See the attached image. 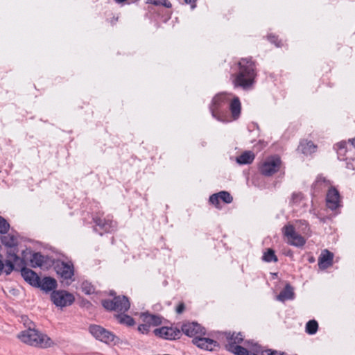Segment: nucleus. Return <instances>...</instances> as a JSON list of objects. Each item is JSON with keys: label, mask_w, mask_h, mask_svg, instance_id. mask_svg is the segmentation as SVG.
I'll return each instance as SVG.
<instances>
[{"label": "nucleus", "mask_w": 355, "mask_h": 355, "mask_svg": "<svg viewBox=\"0 0 355 355\" xmlns=\"http://www.w3.org/2000/svg\"><path fill=\"white\" fill-rule=\"evenodd\" d=\"M239 66V71L234 80V85L248 89L253 85L256 77L255 64L251 58H242Z\"/></svg>", "instance_id": "f257e3e1"}, {"label": "nucleus", "mask_w": 355, "mask_h": 355, "mask_svg": "<svg viewBox=\"0 0 355 355\" xmlns=\"http://www.w3.org/2000/svg\"><path fill=\"white\" fill-rule=\"evenodd\" d=\"M17 337L22 343L41 349L51 347L55 345L50 337L35 329L29 328L23 331Z\"/></svg>", "instance_id": "f03ea898"}, {"label": "nucleus", "mask_w": 355, "mask_h": 355, "mask_svg": "<svg viewBox=\"0 0 355 355\" xmlns=\"http://www.w3.org/2000/svg\"><path fill=\"white\" fill-rule=\"evenodd\" d=\"M231 95L220 93L216 95L211 101L209 109L212 116L221 122H230L231 120L222 112V108L230 101Z\"/></svg>", "instance_id": "7ed1b4c3"}, {"label": "nucleus", "mask_w": 355, "mask_h": 355, "mask_svg": "<svg viewBox=\"0 0 355 355\" xmlns=\"http://www.w3.org/2000/svg\"><path fill=\"white\" fill-rule=\"evenodd\" d=\"M281 159L278 156H271L264 159L259 165L260 173L265 176H271L279 170Z\"/></svg>", "instance_id": "20e7f679"}, {"label": "nucleus", "mask_w": 355, "mask_h": 355, "mask_svg": "<svg viewBox=\"0 0 355 355\" xmlns=\"http://www.w3.org/2000/svg\"><path fill=\"white\" fill-rule=\"evenodd\" d=\"M102 305L107 310H114L121 312H125L130 308V302L125 296H117L112 300H103Z\"/></svg>", "instance_id": "39448f33"}, {"label": "nucleus", "mask_w": 355, "mask_h": 355, "mask_svg": "<svg viewBox=\"0 0 355 355\" xmlns=\"http://www.w3.org/2000/svg\"><path fill=\"white\" fill-rule=\"evenodd\" d=\"M282 232L288 239V243L291 245L301 248L306 243V239L295 232L292 225H286L282 228Z\"/></svg>", "instance_id": "423d86ee"}, {"label": "nucleus", "mask_w": 355, "mask_h": 355, "mask_svg": "<svg viewBox=\"0 0 355 355\" xmlns=\"http://www.w3.org/2000/svg\"><path fill=\"white\" fill-rule=\"evenodd\" d=\"M51 298L53 304L60 307L70 306L75 300L71 293L63 290L53 291Z\"/></svg>", "instance_id": "0eeeda50"}, {"label": "nucleus", "mask_w": 355, "mask_h": 355, "mask_svg": "<svg viewBox=\"0 0 355 355\" xmlns=\"http://www.w3.org/2000/svg\"><path fill=\"white\" fill-rule=\"evenodd\" d=\"M57 274L61 278L62 282L66 281V284H69V280H71L74 274L73 266L71 263L64 261L58 262L55 266Z\"/></svg>", "instance_id": "6e6552de"}, {"label": "nucleus", "mask_w": 355, "mask_h": 355, "mask_svg": "<svg viewBox=\"0 0 355 355\" xmlns=\"http://www.w3.org/2000/svg\"><path fill=\"white\" fill-rule=\"evenodd\" d=\"M89 329L92 336L102 342L108 343L114 340V335L101 326L92 324L90 325Z\"/></svg>", "instance_id": "1a4fd4ad"}, {"label": "nucleus", "mask_w": 355, "mask_h": 355, "mask_svg": "<svg viewBox=\"0 0 355 355\" xmlns=\"http://www.w3.org/2000/svg\"><path fill=\"white\" fill-rule=\"evenodd\" d=\"M153 333L157 337L171 340L178 339L182 335L179 329L173 327H162L155 329Z\"/></svg>", "instance_id": "9d476101"}, {"label": "nucleus", "mask_w": 355, "mask_h": 355, "mask_svg": "<svg viewBox=\"0 0 355 355\" xmlns=\"http://www.w3.org/2000/svg\"><path fill=\"white\" fill-rule=\"evenodd\" d=\"M181 331L187 336L196 338L199 336H205L206 331L197 322H187L182 324Z\"/></svg>", "instance_id": "9b49d317"}, {"label": "nucleus", "mask_w": 355, "mask_h": 355, "mask_svg": "<svg viewBox=\"0 0 355 355\" xmlns=\"http://www.w3.org/2000/svg\"><path fill=\"white\" fill-rule=\"evenodd\" d=\"M192 343L198 348L207 351H214L216 347H219V344L217 341L211 338H205L203 336H199L193 338Z\"/></svg>", "instance_id": "f8f14e48"}, {"label": "nucleus", "mask_w": 355, "mask_h": 355, "mask_svg": "<svg viewBox=\"0 0 355 355\" xmlns=\"http://www.w3.org/2000/svg\"><path fill=\"white\" fill-rule=\"evenodd\" d=\"M327 206L331 210L336 209L340 205V195L335 188L329 189L326 198Z\"/></svg>", "instance_id": "ddd939ff"}, {"label": "nucleus", "mask_w": 355, "mask_h": 355, "mask_svg": "<svg viewBox=\"0 0 355 355\" xmlns=\"http://www.w3.org/2000/svg\"><path fill=\"white\" fill-rule=\"evenodd\" d=\"M225 336L226 339L225 348L229 351L230 345L238 346L243 341V335L241 332H225Z\"/></svg>", "instance_id": "4468645a"}, {"label": "nucleus", "mask_w": 355, "mask_h": 355, "mask_svg": "<svg viewBox=\"0 0 355 355\" xmlns=\"http://www.w3.org/2000/svg\"><path fill=\"white\" fill-rule=\"evenodd\" d=\"M3 245L10 248H15L19 243V235L17 232H11L1 236Z\"/></svg>", "instance_id": "2eb2a0df"}, {"label": "nucleus", "mask_w": 355, "mask_h": 355, "mask_svg": "<svg viewBox=\"0 0 355 355\" xmlns=\"http://www.w3.org/2000/svg\"><path fill=\"white\" fill-rule=\"evenodd\" d=\"M21 276L23 278L28 282L31 285L37 286L40 285V278L37 275L36 272H35L31 269L27 268H23L21 271Z\"/></svg>", "instance_id": "dca6fc26"}, {"label": "nucleus", "mask_w": 355, "mask_h": 355, "mask_svg": "<svg viewBox=\"0 0 355 355\" xmlns=\"http://www.w3.org/2000/svg\"><path fill=\"white\" fill-rule=\"evenodd\" d=\"M334 254L327 250L322 252L318 259V266L320 269L324 270L333 264Z\"/></svg>", "instance_id": "f3484780"}, {"label": "nucleus", "mask_w": 355, "mask_h": 355, "mask_svg": "<svg viewBox=\"0 0 355 355\" xmlns=\"http://www.w3.org/2000/svg\"><path fill=\"white\" fill-rule=\"evenodd\" d=\"M230 110L232 120H236L239 118L241 110V105L238 97L235 96L232 100H230ZM230 120L232 121V119Z\"/></svg>", "instance_id": "a211bd4d"}, {"label": "nucleus", "mask_w": 355, "mask_h": 355, "mask_svg": "<svg viewBox=\"0 0 355 355\" xmlns=\"http://www.w3.org/2000/svg\"><path fill=\"white\" fill-rule=\"evenodd\" d=\"M17 251H13L12 252H8L9 259L6 260L4 264L3 272L6 275H10L14 270V263H16L19 260V257L17 254Z\"/></svg>", "instance_id": "6ab92c4d"}, {"label": "nucleus", "mask_w": 355, "mask_h": 355, "mask_svg": "<svg viewBox=\"0 0 355 355\" xmlns=\"http://www.w3.org/2000/svg\"><path fill=\"white\" fill-rule=\"evenodd\" d=\"M94 222L101 230L107 232L113 231L116 227V223L110 219L98 218L94 220Z\"/></svg>", "instance_id": "aec40b11"}, {"label": "nucleus", "mask_w": 355, "mask_h": 355, "mask_svg": "<svg viewBox=\"0 0 355 355\" xmlns=\"http://www.w3.org/2000/svg\"><path fill=\"white\" fill-rule=\"evenodd\" d=\"M141 318L144 322L148 324L150 327L162 324V318L157 315L143 313L141 314Z\"/></svg>", "instance_id": "412c9836"}, {"label": "nucleus", "mask_w": 355, "mask_h": 355, "mask_svg": "<svg viewBox=\"0 0 355 355\" xmlns=\"http://www.w3.org/2000/svg\"><path fill=\"white\" fill-rule=\"evenodd\" d=\"M299 149L306 155H311L317 150V146L311 141L302 140L299 146Z\"/></svg>", "instance_id": "4be33fe9"}, {"label": "nucleus", "mask_w": 355, "mask_h": 355, "mask_svg": "<svg viewBox=\"0 0 355 355\" xmlns=\"http://www.w3.org/2000/svg\"><path fill=\"white\" fill-rule=\"evenodd\" d=\"M40 287L42 290L45 291H50L55 289L57 286V282L55 279L49 277H44L41 281L40 280V285L37 286Z\"/></svg>", "instance_id": "5701e85b"}, {"label": "nucleus", "mask_w": 355, "mask_h": 355, "mask_svg": "<svg viewBox=\"0 0 355 355\" xmlns=\"http://www.w3.org/2000/svg\"><path fill=\"white\" fill-rule=\"evenodd\" d=\"M294 297L293 288L290 284H286L285 288L279 293L277 298L278 300L284 302L292 300Z\"/></svg>", "instance_id": "b1692460"}, {"label": "nucleus", "mask_w": 355, "mask_h": 355, "mask_svg": "<svg viewBox=\"0 0 355 355\" xmlns=\"http://www.w3.org/2000/svg\"><path fill=\"white\" fill-rule=\"evenodd\" d=\"M255 155L252 151H245L236 157V162L239 164H249L254 159Z\"/></svg>", "instance_id": "393cba45"}, {"label": "nucleus", "mask_w": 355, "mask_h": 355, "mask_svg": "<svg viewBox=\"0 0 355 355\" xmlns=\"http://www.w3.org/2000/svg\"><path fill=\"white\" fill-rule=\"evenodd\" d=\"M118 322L120 324H125L128 327H132L135 325V320L130 315L126 314H119L116 315Z\"/></svg>", "instance_id": "a878e982"}, {"label": "nucleus", "mask_w": 355, "mask_h": 355, "mask_svg": "<svg viewBox=\"0 0 355 355\" xmlns=\"http://www.w3.org/2000/svg\"><path fill=\"white\" fill-rule=\"evenodd\" d=\"M30 261L32 267H41L44 263V257L39 252L34 253Z\"/></svg>", "instance_id": "bb28decb"}, {"label": "nucleus", "mask_w": 355, "mask_h": 355, "mask_svg": "<svg viewBox=\"0 0 355 355\" xmlns=\"http://www.w3.org/2000/svg\"><path fill=\"white\" fill-rule=\"evenodd\" d=\"M335 149L337 150L338 158L340 160L345 159V156L347 152L346 150V142L340 141L336 144Z\"/></svg>", "instance_id": "cd10ccee"}, {"label": "nucleus", "mask_w": 355, "mask_h": 355, "mask_svg": "<svg viewBox=\"0 0 355 355\" xmlns=\"http://www.w3.org/2000/svg\"><path fill=\"white\" fill-rule=\"evenodd\" d=\"M306 332L309 335H313L316 334L318 329V324L316 320H309L306 324Z\"/></svg>", "instance_id": "c85d7f7f"}, {"label": "nucleus", "mask_w": 355, "mask_h": 355, "mask_svg": "<svg viewBox=\"0 0 355 355\" xmlns=\"http://www.w3.org/2000/svg\"><path fill=\"white\" fill-rule=\"evenodd\" d=\"M229 352L233 353L235 355H248V350L241 345H230Z\"/></svg>", "instance_id": "c756f323"}, {"label": "nucleus", "mask_w": 355, "mask_h": 355, "mask_svg": "<svg viewBox=\"0 0 355 355\" xmlns=\"http://www.w3.org/2000/svg\"><path fill=\"white\" fill-rule=\"evenodd\" d=\"M263 259L266 262H276L277 257L275 254V251L272 249H268L263 256Z\"/></svg>", "instance_id": "7c9ffc66"}, {"label": "nucleus", "mask_w": 355, "mask_h": 355, "mask_svg": "<svg viewBox=\"0 0 355 355\" xmlns=\"http://www.w3.org/2000/svg\"><path fill=\"white\" fill-rule=\"evenodd\" d=\"M81 290L83 293H85L87 295H90V294L94 293V291H95V289H94V286L92 285V284L87 281L83 282L81 284Z\"/></svg>", "instance_id": "2f4dec72"}, {"label": "nucleus", "mask_w": 355, "mask_h": 355, "mask_svg": "<svg viewBox=\"0 0 355 355\" xmlns=\"http://www.w3.org/2000/svg\"><path fill=\"white\" fill-rule=\"evenodd\" d=\"M10 229V224L8 221L0 216V234H7Z\"/></svg>", "instance_id": "473e14b6"}, {"label": "nucleus", "mask_w": 355, "mask_h": 355, "mask_svg": "<svg viewBox=\"0 0 355 355\" xmlns=\"http://www.w3.org/2000/svg\"><path fill=\"white\" fill-rule=\"evenodd\" d=\"M218 194L220 200H223L225 203H231L233 200V198L227 191H220Z\"/></svg>", "instance_id": "72a5a7b5"}, {"label": "nucleus", "mask_w": 355, "mask_h": 355, "mask_svg": "<svg viewBox=\"0 0 355 355\" xmlns=\"http://www.w3.org/2000/svg\"><path fill=\"white\" fill-rule=\"evenodd\" d=\"M150 326L148 324L144 322V324L139 325L137 329L141 334H147L150 331Z\"/></svg>", "instance_id": "f704fd0d"}, {"label": "nucleus", "mask_w": 355, "mask_h": 355, "mask_svg": "<svg viewBox=\"0 0 355 355\" xmlns=\"http://www.w3.org/2000/svg\"><path fill=\"white\" fill-rule=\"evenodd\" d=\"M302 198L303 196L302 193H294L292 195L291 201L293 203L297 204L302 200Z\"/></svg>", "instance_id": "c9c22d12"}, {"label": "nucleus", "mask_w": 355, "mask_h": 355, "mask_svg": "<svg viewBox=\"0 0 355 355\" xmlns=\"http://www.w3.org/2000/svg\"><path fill=\"white\" fill-rule=\"evenodd\" d=\"M261 355H284V353L272 349H266L261 351Z\"/></svg>", "instance_id": "e433bc0d"}, {"label": "nucleus", "mask_w": 355, "mask_h": 355, "mask_svg": "<svg viewBox=\"0 0 355 355\" xmlns=\"http://www.w3.org/2000/svg\"><path fill=\"white\" fill-rule=\"evenodd\" d=\"M219 196L218 193H215V194L211 195V196H210V198H209V201H210L212 204H214V205H218V203H219V200H220V198H219V196Z\"/></svg>", "instance_id": "4c0bfd02"}, {"label": "nucleus", "mask_w": 355, "mask_h": 355, "mask_svg": "<svg viewBox=\"0 0 355 355\" xmlns=\"http://www.w3.org/2000/svg\"><path fill=\"white\" fill-rule=\"evenodd\" d=\"M346 168L348 169H352V170L354 171L355 170V160L352 159L347 160Z\"/></svg>", "instance_id": "58836bf2"}, {"label": "nucleus", "mask_w": 355, "mask_h": 355, "mask_svg": "<svg viewBox=\"0 0 355 355\" xmlns=\"http://www.w3.org/2000/svg\"><path fill=\"white\" fill-rule=\"evenodd\" d=\"M184 310V304L183 303L182 304H180L177 309H176V312L179 314L182 313Z\"/></svg>", "instance_id": "ea45409f"}, {"label": "nucleus", "mask_w": 355, "mask_h": 355, "mask_svg": "<svg viewBox=\"0 0 355 355\" xmlns=\"http://www.w3.org/2000/svg\"><path fill=\"white\" fill-rule=\"evenodd\" d=\"M184 1L186 3L190 4L192 9H193L196 7V0H184Z\"/></svg>", "instance_id": "a19ab883"}, {"label": "nucleus", "mask_w": 355, "mask_h": 355, "mask_svg": "<svg viewBox=\"0 0 355 355\" xmlns=\"http://www.w3.org/2000/svg\"><path fill=\"white\" fill-rule=\"evenodd\" d=\"M163 0H149V3L155 6L162 5Z\"/></svg>", "instance_id": "79ce46f5"}, {"label": "nucleus", "mask_w": 355, "mask_h": 355, "mask_svg": "<svg viewBox=\"0 0 355 355\" xmlns=\"http://www.w3.org/2000/svg\"><path fill=\"white\" fill-rule=\"evenodd\" d=\"M162 6H163L166 8H171L172 5H171V2L168 1V0H163Z\"/></svg>", "instance_id": "37998d69"}, {"label": "nucleus", "mask_w": 355, "mask_h": 355, "mask_svg": "<svg viewBox=\"0 0 355 355\" xmlns=\"http://www.w3.org/2000/svg\"><path fill=\"white\" fill-rule=\"evenodd\" d=\"M3 268H4V263H3V261L1 260H0V275L3 272Z\"/></svg>", "instance_id": "c03bdc74"}, {"label": "nucleus", "mask_w": 355, "mask_h": 355, "mask_svg": "<svg viewBox=\"0 0 355 355\" xmlns=\"http://www.w3.org/2000/svg\"><path fill=\"white\" fill-rule=\"evenodd\" d=\"M257 352V353L252 352H249V351H248V355H259V354H258V353H259V352H261V351L258 350Z\"/></svg>", "instance_id": "a18cd8bd"}, {"label": "nucleus", "mask_w": 355, "mask_h": 355, "mask_svg": "<svg viewBox=\"0 0 355 355\" xmlns=\"http://www.w3.org/2000/svg\"><path fill=\"white\" fill-rule=\"evenodd\" d=\"M321 181L324 182L325 181L324 178H322V177H318L316 182L318 183V182H320Z\"/></svg>", "instance_id": "49530a36"}, {"label": "nucleus", "mask_w": 355, "mask_h": 355, "mask_svg": "<svg viewBox=\"0 0 355 355\" xmlns=\"http://www.w3.org/2000/svg\"><path fill=\"white\" fill-rule=\"evenodd\" d=\"M349 141L351 143V144L355 147V138L349 139Z\"/></svg>", "instance_id": "de8ad7c7"}, {"label": "nucleus", "mask_w": 355, "mask_h": 355, "mask_svg": "<svg viewBox=\"0 0 355 355\" xmlns=\"http://www.w3.org/2000/svg\"><path fill=\"white\" fill-rule=\"evenodd\" d=\"M269 40H270V41L271 42H274V43H275V40H276V39H275V36H270V37H269Z\"/></svg>", "instance_id": "09e8293b"}, {"label": "nucleus", "mask_w": 355, "mask_h": 355, "mask_svg": "<svg viewBox=\"0 0 355 355\" xmlns=\"http://www.w3.org/2000/svg\"><path fill=\"white\" fill-rule=\"evenodd\" d=\"M299 222H300V223H302V225H304L306 227H307V226H308V224H307V223H306V220H300Z\"/></svg>", "instance_id": "8fccbe9b"}, {"label": "nucleus", "mask_w": 355, "mask_h": 355, "mask_svg": "<svg viewBox=\"0 0 355 355\" xmlns=\"http://www.w3.org/2000/svg\"><path fill=\"white\" fill-rule=\"evenodd\" d=\"M117 3L124 2L125 0H115Z\"/></svg>", "instance_id": "3c124183"}, {"label": "nucleus", "mask_w": 355, "mask_h": 355, "mask_svg": "<svg viewBox=\"0 0 355 355\" xmlns=\"http://www.w3.org/2000/svg\"><path fill=\"white\" fill-rule=\"evenodd\" d=\"M284 355H286V354H284Z\"/></svg>", "instance_id": "603ef678"}]
</instances>
